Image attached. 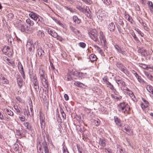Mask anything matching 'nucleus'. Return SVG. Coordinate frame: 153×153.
I'll list each match as a JSON object with an SVG mask.
<instances>
[{
	"instance_id": "2",
	"label": "nucleus",
	"mask_w": 153,
	"mask_h": 153,
	"mask_svg": "<svg viewBox=\"0 0 153 153\" xmlns=\"http://www.w3.org/2000/svg\"><path fill=\"white\" fill-rule=\"evenodd\" d=\"M40 146L39 148V151H38L39 153H43V151L42 149H44L45 153H49L48 147L47 146L46 142L45 140L41 143H40Z\"/></svg>"
},
{
	"instance_id": "44",
	"label": "nucleus",
	"mask_w": 153,
	"mask_h": 153,
	"mask_svg": "<svg viewBox=\"0 0 153 153\" xmlns=\"http://www.w3.org/2000/svg\"><path fill=\"white\" fill-rule=\"evenodd\" d=\"M4 61H5L6 62V63L7 64H10L11 65H12V63L11 62H10V59H8L7 57H5L4 58Z\"/></svg>"
},
{
	"instance_id": "22",
	"label": "nucleus",
	"mask_w": 153,
	"mask_h": 153,
	"mask_svg": "<svg viewBox=\"0 0 153 153\" xmlns=\"http://www.w3.org/2000/svg\"><path fill=\"white\" fill-rule=\"evenodd\" d=\"M70 28L71 30L75 34H78L80 33V31L76 29L75 27L72 26H70Z\"/></svg>"
},
{
	"instance_id": "39",
	"label": "nucleus",
	"mask_w": 153,
	"mask_h": 153,
	"mask_svg": "<svg viewBox=\"0 0 153 153\" xmlns=\"http://www.w3.org/2000/svg\"><path fill=\"white\" fill-rule=\"evenodd\" d=\"M13 148L15 151H17L19 150V147L18 144L15 143L14 144Z\"/></svg>"
},
{
	"instance_id": "32",
	"label": "nucleus",
	"mask_w": 153,
	"mask_h": 153,
	"mask_svg": "<svg viewBox=\"0 0 153 153\" xmlns=\"http://www.w3.org/2000/svg\"><path fill=\"white\" fill-rule=\"evenodd\" d=\"M49 34L55 38L57 36V33L54 30H53L51 31V33H50Z\"/></svg>"
},
{
	"instance_id": "56",
	"label": "nucleus",
	"mask_w": 153,
	"mask_h": 153,
	"mask_svg": "<svg viewBox=\"0 0 153 153\" xmlns=\"http://www.w3.org/2000/svg\"><path fill=\"white\" fill-rule=\"evenodd\" d=\"M149 104H146L143 103L142 104L141 106L142 108L143 109V108H145L148 107Z\"/></svg>"
},
{
	"instance_id": "55",
	"label": "nucleus",
	"mask_w": 153,
	"mask_h": 153,
	"mask_svg": "<svg viewBox=\"0 0 153 153\" xmlns=\"http://www.w3.org/2000/svg\"><path fill=\"white\" fill-rule=\"evenodd\" d=\"M33 83L38 82V80L37 79V78L36 77V74H35L34 75H33Z\"/></svg>"
},
{
	"instance_id": "37",
	"label": "nucleus",
	"mask_w": 153,
	"mask_h": 153,
	"mask_svg": "<svg viewBox=\"0 0 153 153\" xmlns=\"http://www.w3.org/2000/svg\"><path fill=\"white\" fill-rule=\"evenodd\" d=\"M60 110L63 118L64 119H65L66 117V114L64 112L63 110L61 107H60Z\"/></svg>"
},
{
	"instance_id": "28",
	"label": "nucleus",
	"mask_w": 153,
	"mask_h": 153,
	"mask_svg": "<svg viewBox=\"0 0 153 153\" xmlns=\"http://www.w3.org/2000/svg\"><path fill=\"white\" fill-rule=\"evenodd\" d=\"M6 36L8 42L10 43V44H11L12 42L13 41V38L10 35H8Z\"/></svg>"
},
{
	"instance_id": "1",
	"label": "nucleus",
	"mask_w": 153,
	"mask_h": 153,
	"mask_svg": "<svg viewBox=\"0 0 153 153\" xmlns=\"http://www.w3.org/2000/svg\"><path fill=\"white\" fill-rule=\"evenodd\" d=\"M118 106L119 111L124 113H128L130 110L128 104L124 102L120 103Z\"/></svg>"
},
{
	"instance_id": "47",
	"label": "nucleus",
	"mask_w": 153,
	"mask_h": 153,
	"mask_svg": "<svg viewBox=\"0 0 153 153\" xmlns=\"http://www.w3.org/2000/svg\"><path fill=\"white\" fill-rule=\"evenodd\" d=\"M94 47L96 48H97V50L100 53L102 54L103 53L102 50L100 47L96 45H95Z\"/></svg>"
},
{
	"instance_id": "33",
	"label": "nucleus",
	"mask_w": 153,
	"mask_h": 153,
	"mask_svg": "<svg viewBox=\"0 0 153 153\" xmlns=\"http://www.w3.org/2000/svg\"><path fill=\"white\" fill-rule=\"evenodd\" d=\"M111 96L113 98H114V99L116 100L117 101H120L122 99V97L120 96L117 97L116 96L112 94Z\"/></svg>"
},
{
	"instance_id": "61",
	"label": "nucleus",
	"mask_w": 153,
	"mask_h": 153,
	"mask_svg": "<svg viewBox=\"0 0 153 153\" xmlns=\"http://www.w3.org/2000/svg\"><path fill=\"white\" fill-rule=\"evenodd\" d=\"M34 87L35 91L38 92L39 89V85L34 86Z\"/></svg>"
},
{
	"instance_id": "58",
	"label": "nucleus",
	"mask_w": 153,
	"mask_h": 153,
	"mask_svg": "<svg viewBox=\"0 0 153 153\" xmlns=\"http://www.w3.org/2000/svg\"><path fill=\"white\" fill-rule=\"evenodd\" d=\"M132 35L133 36V37H134V40H135L136 41H137L138 40V38L136 37L135 34V33L134 32L133 33H132Z\"/></svg>"
},
{
	"instance_id": "11",
	"label": "nucleus",
	"mask_w": 153,
	"mask_h": 153,
	"mask_svg": "<svg viewBox=\"0 0 153 153\" xmlns=\"http://www.w3.org/2000/svg\"><path fill=\"white\" fill-rule=\"evenodd\" d=\"M29 15L31 18L36 21H37L39 18V15L33 12H31Z\"/></svg>"
},
{
	"instance_id": "45",
	"label": "nucleus",
	"mask_w": 153,
	"mask_h": 153,
	"mask_svg": "<svg viewBox=\"0 0 153 153\" xmlns=\"http://www.w3.org/2000/svg\"><path fill=\"white\" fill-rule=\"evenodd\" d=\"M79 72L77 71H75L71 72V74L78 77Z\"/></svg>"
},
{
	"instance_id": "16",
	"label": "nucleus",
	"mask_w": 153,
	"mask_h": 153,
	"mask_svg": "<svg viewBox=\"0 0 153 153\" xmlns=\"http://www.w3.org/2000/svg\"><path fill=\"white\" fill-rule=\"evenodd\" d=\"M38 55L40 57V58H42L43 55H44L45 53L43 50L42 49H38L37 50Z\"/></svg>"
},
{
	"instance_id": "9",
	"label": "nucleus",
	"mask_w": 153,
	"mask_h": 153,
	"mask_svg": "<svg viewBox=\"0 0 153 153\" xmlns=\"http://www.w3.org/2000/svg\"><path fill=\"white\" fill-rule=\"evenodd\" d=\"M99 34V38L100 39L101 43H102V42H103V45H105L106 41L105 39V37L104 36L103 32L102 31L100 32Z\"/></svg>"
},
{
	"instance_id": "52",
	"label": "nucleus",
	"mask_w": 153,
	"mask_h": 153,
	"mask_svg": "<svg viewBox=\"0 0 153 153\" xmlns=\"http://www.w3.org/2000/svg\"><path fill=\"white\" fill-rule=\"evenodd\" d=\"M85 74L83 73H82L81 72H79V76L78 77H81V79H82L83 78H84V77Z\"/></svg>"
},
{
	"instance_id": "60",
	"label": "nucleus",
	"mask_w": 153,
	"mask_h": 153,
	"mask_svg": "<svg viewBox=\"0 0 153 153\" xmlns=\"http://www.w3.org/2000/svg\"><path fill=\"white\" fill-rule=\"evenodd\" d=\"M139 82H144V80L141 78V76H139L138 78H137Z\"/></svg>"
},
{
	"instance_id": "59",
	"label": "nucleus",
	"mask_w": 153,
	"mask_h": 153,
	"mask_svg": "<svg viewBox=\"0 0 153 153\" xmlns=\"http://www.w3.org/2000/svg\"><path fill=\"white\" fill-rule=\"evenodd\" d=\"M19 118L21 121L24 122L25 120V117L23 115L21 117H19Z\"/></svg>"
},
{
	"instance_id": "36",
	"label": "nucleus",
	"mask_w": 153,
	"mask_h": 153,
	"mask_svg": "<svg viewBox=\"0 0 153 153\" xmlns=\"http://www.w3.org/2000/svg\"><path fill=\"white\" fill-rule=\"evenodd\" d=\"M14 108L16 110V111L18 114H21L22 113V112H21L20 109H21L20 108H19L17 106H14Z\"/></svg>"
},
{
	"instance_id": "40",
	"label": "nucleus",
	"mask_w": 153,
	"mask_h": 153,
	"mask_svg": "<svg viewBox=\"0 0 153 153\" xmlns=\"http://www.w3.org/2000/svg\"><path fill=\"white\" fill-rule=\"evenodd\" d=\"M30 109L31 111V114H30V112L29 111V110H28V113L27 114H28V115H29L30 116H31L33 114V112L32 106H30Z\"/></svg>"
},
{
	"instance_id": "49",
	"label": "nucleus",
	"mask_w": 153,
	"mask_h": 153,
	"mask_svg": "<svg viewBox=\"0 0 153 153\" xmlns=\"http://www.w3.org/2000/svg\"><path fill=\"white\" fill-rule=\"evenodd\" d=\"M39 119L40 120V123L41 125H42L43 123H44L45 122V119L43 118V117L41 115L39 117Z\"/></svg>"
},
{
	"instance_id": "25",
	"label": "nucleus",
	"mask_w": 153,
	"mask_h": 153,
	"mask_svg": "<svg viewBox=\"0 0 153 153\" xmlns=\"http://www.w3.org/2000/svg\"><path fill=\"white\" fill-rule=\"evenodd\" d=\"M37 35L40 38H43L45 36V34L43 31L39 30L38 32Z\"/></svg>"
},
{
	"instance_id": "15",
	"label": "nucleus",
	"mask_w": 153,
	"mask_h": 153,
	"mask_svg": "<svg viewBox=\"0 0 153 153\" xmlns=\"http://www.w3.org/2000/svg\"><path fill=\"white\" fill-rule=\"evenodd\" d=\"M106 140L104 138H101L100 139L99 141V144L102 147H105V146Z\"/></svg>"
},
{
	"instance_id": "51",
	"label": "nucleus",
	"mask_w": 153,
	"mask_h": 153,
	"mask_svg": "<svg viewBox=\"0 0 153 153\" xmlns=\"http://www.w3.org/2000/svg\"><path fill=\"white\" fill-rule=\"evenodd\" d=\"M79 45L80 47L83 48H84L86 46V45L85 43L83 42H80L79 43Z\"/></svg>"
},
{
	"instance_id": "48",
	"label": "nucleus",
	"mask_w": 153,
	"mask_h": 153,
	"mask_svg": "<svg viewBox=\"0 0 153 153\" xmlns=\"http://www.w3.org/2000/svg\"><path fill=\"white\" fill-rule=\"evenodd\" d=\"M135 30L142 37H143V36L144 34L142 33L140 30L138 28H137Z\"/></svg>"
},
{
	"instance_id": "46",
	"label": "nucleus",
	"mask_w": 153,
	"mask_h": 153,
	"mask_svg": "<svg viewBox=\"0 0 153 153\" xmlns=\"http://www.w3.org/2000/svg\"><path fill=\"white\" fill-rule=\"evenodd\" d=\"M126 18L128 21L130 22L131 23H132V21L133 19L129 15L126 16Z\"/></svg>"
},
{
	"instance_id": "8",
	"label": "nucleus",
	"mask_w": 153,
	"mask_h": 153,
	"mask_svg": "<svg viewBox=\"0 0 153 153\" xmlns=\"http://www.w3.org/2000/svg\"><path fill=\"white\" fill-rule=\"evenodd\" d=\"M115 80L118 84V86L125 87L126 85L125 82L122 79H118L117 77H116L115 78Z\"/></svg>"
},
{
	"instance_id": "62",
	"label": "nucleus",
	"mask_w": 153,
	"mask_h": 153,
	"mask_svg": "<svg viewBox=\"0 0 153 153\" xmlns=\"http://www.w3.org/2000/svg\"><path fill=\"white\" fill-rule=\"evenodd\" d=\"M56 39L58 40H59L60 41H62V37L61 36H59L58 34L57 36H56Z\"/></svg>"
},
{
	"instance_id": "38",
	"label": "nucleus",
	"mask_w": 153,
	"mask_h": 153,
	"mask_svg": "<svg viewBox=\"0 0 153 153\" xmlns=\"http://www.w3.org/2000/svg\"><path fill=\"white\" fill-rule=\"evenodd\" d=\"M101 12L100 11H98L97 13V16L98 19H100L102 20V17L103 16L102 14L100 13Z\"/></svg>"
},
{
	"instance_id": "63",
	"label": "nucleus",
	"mask_w": 153,
	"mask_h": 153,
	"mask_svg": "<svg viewBox=\"0 0 153 153\" xmlns=\"http://www.w3.org/2000/svg\"><path fill=\"white\" fill-rule=\"evenodd\" d=\"M46 30L47 31L48 33V34H49L50 33H51V31L52 30V29L48 27L46 28Z\"/></svg>"
},
{
	"instance_id": "54",
	"label": "nucleus",
	"mask_w": 153,
	"mask_h": 153,
	"mask_svg": "<svg viewBox=\"0 0 153 153\" xmlns=\"http://www.w3.org/2000/svg\"><path fill=\"white\" fill-rule=\"evenodd\" d=\"M16 131L17 135L19 136H21L22 135V133L20 130L16 129Z\"/></svg>"
},
{
	"instance_id": "50",
	"label": "nucleus",
	"mask_w": 153,
	"mask_h": 153,
	"mask_svg": "<svg viewBox=\"0 0 153 153\" xmlns=\"http://www.w3.org/2000/svg\"><path fill=\"white\" fill-rule=\"evenodd\" d=\"M38 21L37 22V23L38 24V25H39V24L42 22V21H43V19L42 18L39 16V18L37 19Z\"/></svg>"
},
{
	"instance_id": "17",
	"label": "nucleus",
	"mask_w": 153,
	"mask_h": 153,
	"mask_svg": "<svg viewBox=\"0 0 153 153\" xmlns=\"http://www.w3.org/2000/svg\"><path fill=\"white\" fill-rule=\"evenodd\" d=\"M89 59L91 62L96 60L97 58L96 56L94 54H91L89 56Z\"/></svg>"
},
{
	"instance_id": "30",
	"label": "nucleus",
	"mask_w": 153,
	"mask_h": 153,
	"mask_svg": "<svg viewBox=\"0 0 153 153\" xmlns=\"http://www.w3.org/2000/svg\"><path fill=\"white\" fill-rule=\"evenodd\" d=\"M27 28V26L25 25H22L21 26V30L22 32H24Z\"/></svg>"
},
{
	"instance_id": "4",
	"label": "nucleus",
	"mask_w": 153,
	"mask_h": 153,
	"mask_svg": "<svg viewBox=\"0 0 153 153\" xmlns=\"http://www.w3.org/2000/svg\"><path fill=\"white\" fill-rule=\"evenodd\" d=\"M40 77L42 83L44 87L45 88H48V82L47 80V78L45 77L44 73L40 75Z\"/></svg>"
},
{
	"instance_id": "27",
	"label": "nucleus",
	"mask_w": 153,
	"mask_h": 153,
	"mask_svg": "<svg viewBox=\"0 0 153 153\" xmlns=\"http://www.w3.org/2000/svg\"><path fill=\"white\" fill-rule=\"evenodd\" d=\"M147 90L150 93L153 94V87L152 86L149 85H148L146 87Z\"/></svg>"
},
{
	"instance_id": "35",
	"label": "nucleus",
	"mask_w": 153,
	"mask_h": 153,
	"mask_svg": "<svg viewBox=\"0 0 153 153\" xmlns=\"http://www.w3.org/2000/svg\"><path fill=\"white\" fill-rule=\"evenodd\" d=\"M115 48L117 50L119 53H121L123 54H124V52L122 50V49L119 48V46L118 45L115 46Z\"/></svg>"
},
{
	"instance_id": "41",
	"label": "nucleus",
	"mask_w": 153,
	"mask_h": 153,
	"mask_svg": "<svg viewBox=\"0 0 153 153\" xmlns=\"http://www.w3.org/2000/svg\"><path fill=\"white\" fill-rule=\"evenodd\" d=\"M29 46H31V47H33V43L32 41L30 40L27 42V47L28 48Z\"/></svg>"
},
{
	"instance_id": "43",
	"label": "nucleus",
	"mask_w": 153,
	"mask_h": 153,
	"mask_svg": "<svg viewBox=\"0 0 153 153\" xmlns=\"http://www.w3.org/2000/svg\"><path fill=\"white\" fill-rule=\"evenodd\" d=\"M90 13H91V11H90V10L89 9L88 11V10H87V11L85 12L84 13H85L86 15L87 16L88 18H91Z\"/></svg>"
},
{
	"instance_id": "19",
	"label": "nucleus",
	"mask_w": 153,
	"mask_h": 153,
	"mask_svg": "<svg viewBox=\"0 0 153 153\" xmlns=\"http://www.w3.org/2000/svg\"><path fill=\"white\" fill-rule=\"evenodd\" d=\"M108 29L111 31H114V30L115 29V26L113 22H111L109 24Z\"/></svg>"
},
{
	"instance_id": "3",
	"label": "nucleus",
	"mask_w": 153,
	"mask_h": 153,
	"mask_svg": "<svg viewBox=\"0 0 153 153\" xmlns=\"http://www.w3.org/2000/svg\"><path fill=\"white\" fill-rule=\"evenodd\" d=\"M123 128L124 129L123 131L126 133L128 135H129L133 134L132 130L130 128V126L127 124L124 125L123 127Z\"/></svg>"
},
{
	"instance_id": "20",
	"label": "nucleus",
	"mask_w": 153,
	"mask_h": 153,
	"mask_svg": "<svg viewBox=\"0 0 153 153\" xmlns=\"http://www.w3.org/2000/svg\"><path fill=\"white\" fill-rule=\"evenodd\" d=\"M23 125L26 127V128L30 130H31L32 127L30 124L28 122H25Z\"/></svg>"
},
{
	"instance_id": "24",
	"label": "nucleus",
	"mask_w": 153,
	"mask_h": 153,
	"mask_svg": "<svg viewBox=\"0 0 153 153\" xmlns=\"http://www.w3.org/2000/svg\"><path fill=\"white\" fill-rule=\"evenodd\" d=\"M148 6L150 9V11L151 12H153V4L152 3L151 1H149L147 3Z\"/></svg>"
},
{
	"instance_id": "23",
	"label": "nucleus",
	"mask_w": 153,
	"mask_h": 153,
	"mask_svg": "<svg viewBox=\"0 0 153 153\" xmlns=\"http://www.w3.org/2000/svg\"><path fill=\"white\" fill-rule=\"evenodd\" d=\"M4 111L6 114L11 116H13V113L11 110L6 109H4Z\"/></svg>"
},
{
	"instance_id": "13",
	"label": "nucleus",
	"mask_w": 153,
	"mask_h": 153,
	"mask_svg": "<svg viewBox=\"0 0 153 153\" xmlns=\"http://www.w3.org/2000/svg\"><path fill=\"white\" fill-rule=\"evenodd\" d=\"M114 119L116 125L118 126L121 127L122 125L120 119L116 116L114 117Z\"/></svg>"
},
{
	"instance_id": "7",
	"label": "nucleus",
	"mask_w": 153,
	"mask_h": 153,
	"mask_svg": "<svg viewBox=\"0 0 153 153\" xmlns=\"http://www.w3.org/2000/svg\"><path fill=\"white\" fill-rule=\"evenodd\" d=\"M18 69L19 70V71L20 73L21 74L22 76L23 79L25 78V72L24 71V69L23 68V67L21 63L19 62L18 63Z\"/></svg>"
},
{
	"instance_id": "26",
	"label": "nucleus",
	"mask_w": 153,
	"mask_h": 153,
	"mask_svg": "<svg viewBox=\"0 0 153 153\" xmlns=\"http://www.w3.org/2000/svg\"><path fill=\"white\" fill-rule=\"evenodd\" d=\"M76 8L79 10L80 11L83 13H85V12L87 11V9H84L82 7L80 6H77L76 7Z\"/></svg>"
},
{
	"instance_id": "5",
	"label": "nucleus",
	"mask_w": 153,
	"mask_h": 153,
	"mask_svg": "<svg viewBox=\"0 0 153 153\" xmlns=\"http://www.w3.org/2000/svg\"><path fill=\"white\" fill-rule=\"evenodd\" d=\"M116 65L117 67L124 73L126 74L127 73V69L123 65L122 63L119 62H117Z\"/></svg>"
},
{
	"instance_id": "31",
	"label": "nucleus",
	"mask_w": 153,
	"mask_h": 153,
	"mask_svg": "<svg viewBox=\"0 0 153 153\" xmlns=\"http://www.w3.org/2000/svg\"><path fill=\"white\" fill-rule=\"evenodd\" d=\"M65 79L67 81H70L72 80V77L70 74H68L65 76Z\"/></svg>"
},
{
	"instance_id": "21",
	"label": "nucleus",
	"mask_w": 153,
	"mask_h": 153,
	"mask_svg": "<svg viewBox=\"0 0 153 153\" xmlns=\"http://www.w3.org/2000/svg\"><path fill=\"white\" fill-rule=\"evenodd\" d=\"M10 50V48L8 46H5L4 47L2 50V51L4 53L7 54V53L8 52H9V51Z\"/></svg>"
},
{
	"instance_id": "12",
	"label": "nucleus",
	"mask_w": 153,
	"mask_h": 153,
	"mask_svg": "<svg viewBox=\"0 0 153 153\" xmlns=\"http://www.w3.org/2000/svg\"><path fill=\"white\" fill-rule=\"evenodd\" d=\"M138 52L139 53H140L144 57H146L147 55V53L146 50L143 48L139 49L138 50Z\"/></svg>"
},
{
	"instance_id": "10",
	"label": "nucleus",
	"mask_w": 153,
	"mask_h": 153,
	"mask_svg": "<svg viewBox=\"0 0 153 153\" xmlns=\"http://www.w3.org/2000/svg\"><path fill=\"white\" fill-rule=\"evenodd\" d=\"M16 79L17 84L20 88H21L23 85V81L20 75H18L16 77Z\"/></svg>"
},
{
	"instance_id": "14",
	"label": "nucleus",
	"mask_w": 153,
	"mask_h": 153,
	"mask_svg": "<svg viewBox=\"0 0 153 153\" xmlns=\"http://www.w3.org/2000/svg\"><path fill=\"white\" fill-rule=\"evenodd\" d=\"M73 19L75 23L78 24H79L81 22V20L79 18L76 16H73Z\"/></svg>"
},
{
	"instance_id": "57",
	"label": "nucleus",
	"mask_w": 153,
	"mask_h": 153,
	"mask_svg": "<svg viewBox=\"0 0 153 153\" xmlns=\"http://www.w3.org/2000/svg\"><path fill=\"white\" fill-rule=\"evenodd\" d=\"M14 17L13 15L11 13H10L8 14V17L9 19H12Z\"/></svg>"
},
{
	"instance_id": "29",
	"label": "nucleus",
	"mask_w": 153,
	"mask_h": 153,
	"mask_svg": "<svg viewBox=\"0 0 153 153\" xmlns=\"http://www.w3.org/2000/svg\"><path fill=\"white\" fill-rule=\"evenodd\" d=\"M74 85L80 87H81L82 85H84V84L79 81H75Z\"/></svg>"
},
{
	"instance_id": "34",
	"label": "nucleus",
	"mask_w": 153,
	"mask_h": 153,
	"mask_svg": "<svg viewBox=\"0 0 153 153\" xmlns=\"http://www.w3.org/2000/svg\"><path fill=\"white\" fill-rule=\"evenodd\" d=\"M26 22L30 26H33L34 24L33 22V21L31 20L30 19H27L26 20Z\"/></svg>"
},
{
	"instance_id": "18",
	"label": "nucleus",
	"mask_w": 153,
	"mask_h": 153,
	"mask_svg": "<svg viewBox=\"0 0 153 153\" xmlns=\"http://www.w3.org/2000/svg\"><path fill=\"white\" fill-rule=\"evenodd\" d=\"M144 73L145 75L148 79L152 81H153V76L148 72L145 71Z\"/></svg>"
},
{
	"instance_id": "64",
	"label": "nucleus",
	"mask_w": 153,
	"mask_h": 153,
	"mask_svg": "<svg viewBox=\"0 0 153 153\" xmlns=\"http://www.w3.org/2000/svg\"><path fill=\"white\" fill-rule=\"evenodd\" d=\"M64 97L66 100H69V97L68 95L66 94H65L64 95Z\"/></svg>"
},
{
	"instance_id": "6",
	"label": "nucleus",
	"mask_w": 153,
	"mask_h": 153,
	"mask_svg": "<svg viewBox=\"0 0 153 153\" xmlns=\"http://www.w3.org/2000/svg\"><path fill=\"white\" fill-rule=\"evenodd\" d=\"M88 34L91 38L94 41L97 42L98 40V34L95 31H91L88 33Z\"/></svg>"
},
{
	"instance_id": "53",
	"label": "nucleus",
	"mask_w": 153,
	"mask_h": 153,
	"mask_svg": "<svg viewBox=\"0 0 153 153\" xmlns=\"http://www.w3.org/2000/svg\"><path fill=\"white\" fill-rule=\"evenodd\" d=\"M82 0L86 4H90L92 3V1L91 0Z\"/></svg>"
},
{
	"instance_id": "42",
	"label": "nucleus",
	"mask_w": 153,
	"mask_h": 153,
	"mask_svg": "<svg viewBox=\"0 0 153 153\" xmlns=\"http://www.w3.org/2000/svg\"><path fill=\"white\" fill-rule=\"evenodd\" d=\"M103 1V3L106 4L107 5H108L111 3V0H102Z\"/></svg>"
}]
</instances>
